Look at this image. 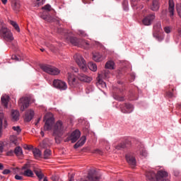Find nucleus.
Returning <instances> with one entry per match:
<instances>
[{"label": "nucleus", "mask_w": 181, "mask_h": 181, "mask_svg": "<svg viewBox=\"0 0 181 181\" xmlns=\"http://www.w3.org/2000/svg\"><path fill=\"white\" fill-rule=\"evenodd\" d=\"M85 83H90L92 81V78L83 74V73H78L77 75H74L71 72H68V81L69 84L71 88H75L76 86L77 85V79L76 78Z\"/></svg>", "instance_id": "nucleus-1"}, {"label": "nucleus", "mask_w": 181, "mask_h": 181, "mask_svg": "<svg viewBox=\"0 0 181 181\" xmlns=\"http://www.w3.org/2000/svg\"><path fill=\"white\" fill-rule=\"evenodd\" d=\"M168 176V173L165 170H160L157 173L152 170L147 171L146 173V177L147 181H169V180H163V178Z\"/></svg>", "instance_id": "nucleus-2"}, {"label": "nucleus", "mask_w": 181, "mask_h": 181, "mask_svg": "<svg viewBox=\"0 0 181 181\" xmlns=\"http://www.w3.org/2000/svg\"><path fill=\"white\" fill-rule=\"evenodd\" d=\"M40 68L43 71L52 76H57L60 73L58 68L49 64H41Z\"/></svg>", "instance_id": "nucleus-3"}, {"label": "nucleus", "mask_w": 181, "mask_h": 181, "mask_svg": "<svg viewBox=\"0 0 181 181\" xmlns=\"http://www.w3.org/2000/svg\"><path fill=\"white\" fill-rule=\"evenodd\" d=\"M66 129V126L60 120L57 122L53 127V136H62Z\"/></svg>", "instance_id": "nucleus-4"}, {"label": "nucleus", "mask_w": 181, "mask_h": 181, "mask_svg": "<svg viewBox=\"0 0 181 181\" xmlns=\"http://www.w3.org/2000/svg\"><path fill=\"white\" fill-rule=\"evenodd\" d=\"M75 62L78 65L80 69L83 71L86 72L88 71L87 63L83 57L80 54H76L74 56Z\"/></svg>", "instance_id": "nucleus-5"}, {"label": "nucleus", "mask_w": 181, "mask_h": 181, "mask_svg": "<svg viewBox=\"0 0 181 181\" xmlns=\"http://www.w3.org/2000/svg\"><path fill=\"white\" fill-rule=\"evenodd\" d=\"M154 33L153 34V37H155L158 42H162L164 40L163 36L161 35L162 32V23L160 21L157 22L153 26Z\"/></svg>", "instance_id": "nucleus-6"}, {"label": "nucleus", "mask_w": 181, "mask_h": 181, "mask_svg": "<svg viewBox=\"0 0 181 181\" xmlns=\"http://www.w3.org/2000/svg\"><path fill=\"white\" fill-rule=\"evenodd\" d=\"M0 33L1 35V37L6 42H12L13 40V36L12 35V33L6 27L2 26L0 30Z\"/></svg>", "instance_id": "nucleus-7"}, {"label": "nucleus", "mask_w": 181, "mask_h": 181, "mask_svg": "<svg viewBox=\"0 0 181 181\" xmlns=\"http://www.w3.org/2000/svg\"><path fill=\"white\" fill-rule=\"evenodd\" d=\"M18 105L21 112L25 111L29 107L30 98L27 96L21 98L18 100Z\"/></svg>", "instance_id": "nucleus-8"}, {"label": "nucleus", "mask_w": 181, "mask_h": 181, "mask_svg": "<svg viewBox=\"0 0 181 181\" xmlns=\"http://www.w3.org/2000/svg\"><path fill=\"white\" fill-rule=\"evenodd\" d=\"M44 121H46L45 124L44 126V130L45 131L51 130L54 123V117H47V116H45Z\"/></svg>", "instance_id": "nucleus-9"}, {"label": "nucleus", "mask_w": 181, "mask_h": 181, "mask_svg": "<svg viewBox=\"0 0 181 181\" xmlns=\"http://www.w3.org/2000/svg\"><path fill=\"white\" fill-rule=\"evenodd\" d=\"M54 87L62 90H65L67 88V84L66 82L62 81L59 79H55L53 82Z\"/></svg>", "instance_id": "nucleus-10"}, {"label": "nucleus", "mask_w": 181, "mask_h": 181, "mask_svg": "<svg viewBox=\"0 0 181 181\" xmlns=\"http://www.w3.org/2000/svg\"><path fill=\"white\" fill-rule=\"evenodd\" d=\"M125 158L127 163L131 166V168H134L136 166V160L134 154L128 153L126 155Z\"/></svg>", "instance_id": "nucleus-11"}, {"label": "nucleus", "mask_w": 181, "mask_h": 181, "mask_svg": "<svg viewBox=\"0 0 181 181\" xmlns=\"http://www.w3.org/2000/svg\"><path fill=\"white\" fill-rule=\"evenodd\" d=\"M156 18L155 14H149L147 16L144 17L142 20V23L145 26H150V25H152V23L153 22L154 19Z\"/></svg>", "instance_id": "nucleus-12"}, {"label": "nucleus", "mask_w": 181, "mask_h": 181, "mask_svg": "<svg viewBox=\"0 0 181 181\" xmlns=\"http://www.w3.org/2000/svg\"><path fill=\"white\" fill-rule=\"evenodd\" d=\"M3 125L4 129H6L8 127V122H6V119H5L4 112L2 110H0V137L2 136Z\"/></svg>", "instance_id": "nucleus-13"}, {"label": "nucleus", "mask_w": 181, "mask_h": 181, "mask_svg": "<svg viewBox=\"0 0 181 181\" xmlns=\"http://www.w3.org/2000/svg\"><path fill=\"white\" fill-rule=\"evenodd\" d=\"M121 112L124 114H129L132 112L134 107L133 105H130V103H124L122 106H120Z\"/></svg>", "instance_id": "nucleus-14"}, {"label": "nucleus", "mask_w": 181, "mask_h": 181, "mask_svg": "<svg viewBox=\"0 0 181 181\" xmlns=\"http://www.w3.org/2000/svg\"><path fill=\"white\" fill-rule=\"evenodd\" d=\"M21 174L27 176V177H33V173L30 169H28V165L25 164L23 167L21 168Z\"/></svg>", "instance_id": "nucleus-15"}, {"label": "nucleus", "mask_w": 181, "mask_h": 181, "mask_svg": "<svg viewBox=\"0 0 181 181\" xmlns=\"http://www.w3.org/2000/svg\"><path fill=\"white\" fill-rule=\"evenodd\" d=\"M81 136V132L78 130L74 131L69 138V141H71L72 143H75Z\"/></svg>", "instance_id": "nucleus-16"}, {"label": "nucleus", "mask_w": 181, "mask_h": 181, "mask_svg": "<svg viewBox=\"0 0 181 181\" xmlns=\"http://www.w3.org/2000/svg\"><path fill=\"white\" fill-rule=\"evenodd\" d=\"M88 178L90 181H99L100 177L95 170H90Z\"/></svg>", "instance_id": "nucleus-17"}, {"label": "nucleus", "mask_w": 181, "mask_h": 181, "mask_svg": "<svg viewBox=\"0 0 181 181\" xmlns=\"http://www.w3.org/2000/svg\"><path fill=\"white\" fill-rule=\"evenodd\" d=\"M168 4V12L170 13V18L173 19V16L175 15V4L173 0H169Z\"/></svg>", "instance_id": "nucleus-18"}, {"label": "nucleus", "mask_w": 181, "mask_h": 181, "mask_svg": "<svg viewBox=\"0 0 181 181\" xmlns=\"http://www.w3.org/2000/svg\"><path fill=\"white\" fill-rule=\"evenodd\" d=\"M11 8L14 12H19L21 9V4L19 0L11 1Z\"/></svg>", "instance_id": "nucleus-19"}, {"label": "nucleus", "mask_w": 181, "mask_h": 181, "mask_svg": "<svg viewBox=\"0 0 181 181\" xmlns=\"http://www.w3.org/2000/svg\"><path fill=\"white\" fill-rule=\"evenodd\" d=\"M150 9L153 12H156L160 9V2L159 0H152L151 4L150 6Z\"/></svg>", "instance_id": "nucleus-20"}, {"label": "nucleus", "mask_w": 181, "mask_h": 181, "mask_svg": "<svg viewBox=\"0 0 181 181\" xmlns=\"http://www.w3.org/2000/svg\"><path fill=\"white\" fill-rule=\"evenodd\" d=\"M34 115H35L34 110H31V109H30L29 110H27L24 117L25 122H30L31 119L33 118Z\"/></svg>", "instance_id": "nucleus-21"}, {"label": "nucleus", "mask_w": 181, "mask_h": 181, "mask_svg": "<svg viewBox=\"0 0 181 181\" xmlns=\"http://www.w3.org/2000/svg\"><path fill=\"white\" fill-rule=\"evenodd\" d=\"M40 18L45 21L46 22H55L56 19H54L52 16L48 15L46 11H44L43 13L40 16Z\"/></svg>", "instance_id": "nucleus-22"}, {"label": "nucleus", "mask_w": 181, "mask_h": 181, "mask_svg": "<svg viewBox=\"0 0 181 181\" xmlns=\"http://www.w3.org/2000/svg\"><path fill=\"white\" fill-rule=\"evenodd\" d=\"M130 146H131V143L128 141H125L122 143H120L117 146H116L115 148L117 150H122V149L128 148Z\"/></svg>", "instance_id": "nucleus-23"}, {"label": "nucleus", "mask_w": 181, "mask_h": 181, "mask_svg": "<svg viewBox=\"0 0 181 181\" xmlns=\"http://www.w3.org/2000/svg\"><path fill=\"white\" fill-rule=\"evenodd\" d=\"M93 59L96 62H101L103 60V55L99 52L93 53Z\"/></svg>", "instance_id": "nucleus-24"}, {"label": "nucleus", "mask_w": 181, "mask_h": 181, "mask_svg": "<svg viewBox=\"0 0 181 181\" xmlns=\"http://www.w3.org/2000/svg\"><path fill=\"white\" fill-rule=\"evenodd\" d=\"M69 41L71 44L73 45L74 46L78 47L79 45H81L80 39H78L77 37H70Z\"/></svg>", "instance_id": "nucleus-25"}, {"label": "nucleus", "mask_w": 181, "mask_h": 181, "mask_svg": "<svg viewBox=\"0 0 181 181\" xmlns=\"http://www.w3.org/2000/svg\"><path fill=\"white\" fill-rule=\"evenodd\" d=\"M8 103H9V95H4L1 97V103L5 108H8Z\"/></svg>", "instance_id": "nucleus-26"}, {"label": "nucleus", "mask_w": 181, "mask_h": 181, "mask_svg": "<svg viewBox=\"0 0 181 181\" xmlns=\"http://www.w3.org/2000/svg\"><path fill=\"white\" fill-rule=\"evenodd\" d=\"M86 141V137L85 136H82L81 139H80L79 141H78L75 145H74V148H78L81 146H82Z\"/></svg>", "instance_id": "nucleus-27"}, {"label": "nucleus", "mask_w": 181, "mask_h": 181, "mask_svg": "<svg viewBox=\"0 0 181 181\" xmlns=\"http://www.w3.org/2000/svg\"><path fill=\"white\" fill-rule=\"evenodd\" d=\"M32 152L35 159H39L42 156V152L37 148H33Z\"/></svg>", "instance_id": "nucleus-28"}, {"label": "nucleus", "mask_w": 181, "mask_h": 181, "mask_svg": "<svg viewBox=\"0 0 181 181\" xmlns=\"http://www.w3.org/2000/svg\"><path fill=\"white\" fill-rule=\"evenodd\" d=\"M11 117L13 121H18L19 119L18 110H11Z\"/></svg>", "instance_id": "nucleus-29"}, {"label": "nucleus", "mask_w": 181, "mask_h": 181, "mask_svg": "<svg viewBox=\"0 0 181 181\" xmlns=\"http://www.w3.org/2000/svg\"><path fill=\"white\" fill-rule=\"evenodd\" d=\"M139 155L142 158H145L147 157V156H148L147 151L144 147L140 148Z\"/></svg>", "instance_id": "nucleus-30"}, {"label": "nucleus", "mask_w": 181, "mask_h": 181, "mask_svg": "<svg viewBox=\"0 0 181 181\" xmlns=\"http://www.w3.org/2000/svg\"><path fill=\"white\" fill-rule=\"evenodd\" d=\"M79 42H80V44L78 45L79 47L87 48L90 45V44L85 40L80 39Z\"/></svg>", "instance_id": "nucleus-31"}, {"label": "nucleus", "mask_w": 181, "mask_h": 181, "mask_svg": "<svg viewBox=\"0 0 181 181\" xmlns=\"http://www.w3.org/2000/svg\"><path fill=\"white\" fill-rule=\"evenodd\" d=\"M114 66H115L114 62L107 61V62H106V64H105V68H106L107 69L112 70V69H114Z\"/></svg>", "instance_id": "nucleus-32"}, {"label": "nucleus", "mask_w": 181, "mask_h": 181, "mask_svg": "<svg viewBox=\"0 0 181 181\" xmlns=\"http://www.w3.org/2000/svg\"><path fill=\"white\" fill-rule=\"evenodd\" d=\"M175 90H176L175 88H172V90H169L166 92V97H168V98H173L175 97V95H174V92Z\"/></svg>", "instance_id": "nucleus-33"}, {"label": "nucleus", "mask_w": 181, "mask_h": 181, "mask_svg": "<svg viewBox=\"0 0 181 181\" xmlns=\"http://www.w3.org/2000/svg\"><path fill=\"white\" fill-rule=\"evenodd\" d=\"M34 172H35V175L37 176V177L39 178L40 181H41V180L44 177V175L42 174L41 170L40 169H35Z\"/></svg>", "instance_id": "nucleus-34"}, {"label": "nucleus", "mask_w": 181, "mask_h": 181, "mask_svg": "<svg viewBox=\"0 0 181 181\" xmlns=\"http://www.w3.org/2000/svg\"><path fill=\"white\" fill-rule=\"evenodd\" d=\"M14 153H15L17 156H21V155H23L22 148H21L20 146L16 147V148L14 149Z\"/></svg>", "instance_id": "nucleus-35"}, {"label": "nucleus", "mask_w": 181, "mask_h": 181, "mask_svg": "<svg viewBox=\"0 0 181 181\" xmlns=\"http://www.w3.org/2000/svg\"><path fill=\"white\" fill-rule=\"evenodd\" d=\"M88 67L90 71H97V65L95 63L93 62H89L88 63Z\"/></svg>", "instance_id": "nucleus-36"}, {"label": "nucleus", "mask_w": 181, "mask_h": 181, "mask_svg": "<svg viewBox=\"0 0 181 181\" xmlns=\"http://www.w3.org/2000/svg\"><path fill=\"white\" fill-rule=\"evenodd\" d=\"M10 144L11 145H14L15 146L18 145L17 138L15 136L10 137Z\"/></svg>", "instance_id": "nucleus-37"}, {"label": "nucleus", "mask_w": 181, "mask_h": 181, "mask_svg": "<svg viewBox=\"0 0 181 181\" xmlns=\"http://www.w3.org/2000/svg\"><path fill=\"white\" fill-rule=\"evenodd\" d=\"M110 71L108 69L105 70V72L103 73V74H102L101 77L103 79H108L110 78Z\"/></svg>", "instance_id": "nucleus-38"}, {"label": "nucleus", "mask_w": 181, "mask_h": 181, "mask_svg": "<svg viewBox=\"0 0 181 181\" xmlns=\"http://www.w3.org/2000/svg\"><path fill=\"white\" fill-rule=\"evenodd\" d=\"M51 154H52V151L49 149H46L44 152V158L45 159L49 158Z\"/></svg>", "instance_id": "nucleus-39"}, {"label": "nucleus", "mask_w": 181, "mask_h": 181, "mask_svg": "<svg viewBox=\"0 0 181 181\" xmlns=\"http://www.w3.org/2000/svg\"><path fill=\"white\" fill-rule=\"evenodd\" d=\"M98 85L102 86V88H107V83L101 78H98Z\"/></svg>", "instance_id": "nucleus-40"}, {"label": "nucleus", "mask_w": 181, "mask_h": 181, "mask_svg": "<svg viewBox=\"0 0 181 181\" xmlns=\"http://www.w3.org/2000/svg\"><path fill=\"white\" fill-rule=\"evenodd\" d=\"M128 4H129L128 0H123L122 6H123L124 11H128Z\"/></svg>", "instance_id": "nucleus-41"}, {"label": "nucleus", "mask_w": 181, "mask_h": 181, "mask_svg": "<svg viewBox=\"0 0 181 181\" xmlns=\"http://www.w3.org/2000/svg\"><path fill=\"white\" fill-rule=\"evenodd\" d=\"M11 25L15 28V30L19 33L20 32V28L18 24L15 21H11Z\"/></svg>", "instance_id": "nucleus-42"}, {"label": "nucleus", "mask_w": 181, "mask_h": 181, "mask_svg": "<svg viewBox=\"0 0 181 181\" xmlns=\"http://www.w3.org/2000/svg\"><path fill=\"white\" fill-rule=\"evenodd\" d=\"M176 9H177V12L178 16H180V18H181V3L177 4L176 5Z\"/></svg>", "instance_id": "nucleus-43"}, {"label": "nucleus", "mask_w": 181, "mask_h": 181, "mask_svg": "<svg viewBox=\"0 0 181 181\" xmlns=\"http://www.w3.org/2000/svg\"><path fill=\"white\" fill-rule=\"evenodd\" d=\"M114 98L117 101H124V97L120 96L119 95H115Z\"/></svg>", "instance_id": "nucleus-44"}, {"label": "nucleus", "mask_w": 181, "mask_h": 181, "mask_svg": "<svg viewBox=\"0 0 181 181\" xmlns=\"http://www.w3.org/2000/svg\"><path fill=\"white\" fill-rule=\"evenodd\" d=\"M42 9H45V11H46L47 12H51V11H53V9L52 8L51 6L49 4H47L45 5Z\"/></svg>", "instance_id": "nucleus-45"}, {"label": "nucleus", "mask_w": 181, "mask_h": 181, "mask_svg": "<svg viewBox=\"0 0 181 181\" xmlns=\"http://www.w3.org/2000/svg\"><path fill=\"white\" fill-rule=\"evenodd\" d=\"M164 32L167 34H170L171 33V29L170 27H165Z\"/></svg>", "instance_id": "nucleus-46"}, {"label": "nucleus", "mask_w": 181, "mask_h": 181, "mask_svg": "<svg viewBox=\"0 0 181 181\" xmlns=\"http://www.w3.org/2000/svg\"><path fill=\"white\" fill-rule=\"evenodd\" d=\"M4 153V143L0 142V156Z\"/></svg>", "instance_id": "nucleus-47"}, {"label": "nucleus", "mask_w": 181, "mask_h": 181, "mask_svg": "<svg viewBox=\"0 0 181 181\" xmlns=\"http://www.w3.org/2000/svg\"><path fill=\"white\" fill-rule=\"evenodd\" d=\"M55 136V141H56V143L57 144H60V142H61L60 137L62 136Z\"/></svg>", "instance_id": "nucleus-48"}, {"label": "nucleus", "mask_w": 181, "mask_h": 181, "mask_svg": "<svg viewBox=\"0 0 181 181\" xmlns=\"http://www.w3.org/2000/svg\"><path fill=\"white\" fill-rule=\"evenodd\" d=\"M15 132H17V133H20L21 132L20 127H13L12 128Z\"/></svg>", "instance_id": "nucleus-49"}, {"label": "nucleus", "mask_w": 181, "mask_h": 181, "mask_svg": "<svg viewBox=\"0 0 181 181\" xmlns=\"http://www.w3.org/2000/svg\"><path fill=\"white\" fill-rule=\"evenodd\" d=\"M93 153H98V154H99V155H102V154H103L102 151H100V149H96V150H95V151H93Z\"/></svg>", "instance_id": "nucleus-50"}, {"label": "nucleus", "mask_w": 181, "mask_h": 181, "mask_svg": "<svg viewBox=\"0 0 181 181\" xmlns=\"http://www.w3.org/2000/svg\"><path fill=\"white\" fill-rule=\"evenodd\" d=\"M174 175L176 177H178L180 175V172L179 170H175L174 171Z\"/></svg>", "instance_id": "nucleus-51"}, {"label": "nucleus", "mask_w": 181, "mask_h": 181, "mask_svg": "<svg viewBox=\"0 0 181 181\" xmlns=\"http://www.w3.org/2000/svg\"><path fill=\"white\" fill-rule=\"evenodd\" d=\"M51 178L53 181H58L59 180V177L57 175H53Z\"/></svg>", "instance_id": "nucleus-52"}, {"label": "nucleus", "mask_w": 181, "mask_h": 181, "mask_svg": "<svg viewBox=\"0 0 181 181\" xmlns=\"http://www.w3.org/2000/svg\"><path fill=\"white\" fill-rule=\"evenodd\" d=\"M13 153H15V151L11 150L8 152H7L6 154H7V156H11L13 155Z\"/></svg>", "instance_id": "nucleus-53"}, {"label": "nucleus", "mask_w": 181, "mask_h": 181, "mask_svg": "<svg viewBox=\"0 0 181 181\" xmlns=\"http://www.w3.org/2000/svg\"><path fill=\"white\" fill-rule=\"evenodd\" d=\"M2 173L4 174V175H8V174L11 173V170H8V169H6V170H4L3 171Z\"/></svg>", "instance_id": "nucleus-54"}, {"label": "nucleus", "mask_w": 181, "mask_h": 181, "mask_svg": "<svg viewBox=\"0 0 181 181\" xmlns=\"http://www.w3.org/2000/svg\"><path fill=\"white\" fill-rule=\"evenodd\" d=\"M11 59H13V60H16V62H19V59L16 55H13L11 57Z\"/></svg>", "instance_id": "nucleus-55"}, {"label": "nucleus", "mask_w": 181, "mask_h": 181, "mask_svg": "<svg viewBox=\"0 0 181 181\" xmlns=\"http://www.w3.org/2000/svg\"><path fill=\"white\" fill-rule=\"evenodd\" d=\"M176 108H177L178 110L181 111V103H177V105H176Z\"/></svg>", "instance_id": "nucleus-56"}, {"label": "nucleus", "mask_w": 181, "mask_h": 181, "mask_svg": "<svg viewBox=\"0 0 181 181\" xmlns=\"http://www.w3.org/2000/svg\"><path fill=\"white\" fill-rule=\"evenodd\" d=\"M15 179L18 180H23V177L16 175H15Z\"/></svg>", "instance_id": "nucleus-57"}, {"label": "nucleus", "mask_w": 181, "mask_h": 181, "mask_svg": "<svg viewBox=\"0 0 181 181\" xmlns=\"http://www.w3.org/2000/svg\"><path fill=\"white\" fill-rule=\"evenodd\" d=\"M13 173H14V174H16V173H18V168H13Z\"/></svg>", "instance_id": "nucleus-58"}, {"label": "nucleus", "mask_w": 181, "mask_h": 181, "mask_svg": "<svg viewBox=\"0 0 181 181\" xmlns=\"http://www.w3.org/2000/svg\"><path fill=\"white\" fill-rule=\"evenodd\" d=\"M24 148L25 149H28V150H30L32 148V147L31 146H28V145H25L24 146Z\"/></svg>", "instance_id": "nucleus-59"}, {"label": "nucleus", "mask_w": 181, "mask_h": 181, "mask_svg": "<svg viewBox=\"0 0 181 181\" xmlns=\"http://www.w3.org/2000/svg\"><path fill=\"white\" fill-rule=\"evenodd\" d=\"M72 71L75 73H78V69L77 68H75V67H72Z\"/></svg>", "instance_id": "nucleus-60"}, {"label": "nucleus", "mask_w": 181, "mask_h": 181, "mask_svg": "<svg viewBox=\"0 0 181 181\" xmlns=\"http://www.w3.org/2000/svg\"><path fill=\"white\" fill-rule=\"evenodd\" d=\"M80 34H81V35L83 36V37H85V36H86L85 33H84L83 31H81V32H80Z\"/></svg>", "instance_id": "nucleus-61"}, {"label": "nucleus", "mask_w": 181, "mask_h": 181, "mask_svg": "<svg viewBox=\"0 0 181 181\" xmlns=\"http://www.w3.org/2000/svg\"><path fill=\"white\" fill-rule=\"evenodd\" d=\"M4 165L2 163H0V170H4Z\"/></svg>", "instance_id": "nucleus-62"}, {"label": "nucleus", "mask_w": 181, "mask_h": 181, "mask_svg": "<svg viewBox=\"0 0 181 181\" xmlns=\"http://www.w3.org/2000/svg\"><path fill=\"white\" fill-rule=\"evenodd\" d=\"M1 1L4 4H6V2H8V0H1Z\"/></svg>", "instance_id": "nucleus-63"}, {"label": "nucleus", "mask_w": 181, "mask_h": 181, "mask_svg": "<svg viewBox=\"0 0 181 181\" xmlns=\"http://www.w3.org/2000/svg\"><path fill=\"white\" fill-rule=\"evenodd\" d=\"M69 181H74V177H71V179L69 180Z\"/></svg>", "instance_id": "nucleus-64"}]
</instances>
